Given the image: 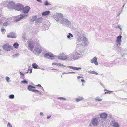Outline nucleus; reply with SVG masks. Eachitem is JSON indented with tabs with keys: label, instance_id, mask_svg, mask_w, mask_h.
<instances>
[{
	"label": "nucleus",
	"instance_id": "obj_4",
	"mask_svg": "<svg viewBox=\"0 0 127 127\" xmlns=\"http://www.w3.org/2000/svg\"><path fill=\"white\" fill-rule=\"evenodd\" d=\"M57 57L60 60H69V55H66L64 53H61L59 54Z\"/></svg>",
	"mask_w": 127,
	"mask_h": 127
},
{
	"label": "nucleus",
	"instance_id": "obj_21",
	"mask_svg": "<svg viewBox=\"0 0 127 127\" xmlns=\"http://www.w3.org/2000/svg\"><path fill=\"white\" fill-rule=\"evenodd\" d=\"M42 20L43 18L41 17H39L38 18H37L36 23H41L42 22Z\"/></svg>",
	"mask_w": 127,
	"mask_h": 127
},
{
	"label": "nucleus",
	"instance_id": "obj_44",
	"mask_svg": "<svg viewBox=\"0 0 127 127\" xmlns=\"http://www.w3.org/2000/svg\"><path fill=\"white\" fill-rule=\"evenodd\" d=\"M36 86L37 87H42V89L43 91H44V89H43V88L42 87H41V86L40 85L38 84V85H36Z\"/></svg>",
	"mask_w": 127,
	"mask_h": 127
},
{
	"label": "nucleus",
	"instance_id": "obj_15",
	"mask_svg": "<svg viewBox=\"0 0 127 127\" xmlns=\"http://www.w3.org/2000/svg\"><path fill=\"white\" fill-rule=\"evenodd\" d=\"M97 60V58L95 57L90 60V62L91 63L94 64L96 65H98V63Z\"/></svg>",
	"mask_w": 127,
	"mask_h": 127
},
{
	"label": "nucleus",
	"instance_id": "obj_14",
	"mask_svg": "<svg viewBox=\"0 0 127 127\" xmlns=\"http://www.w3.org/2000/svg\"><path fill=\"white\" fill-rule=\"evenodd\" d=\"M23 8V6L22 5L20 4H16L15 9L18 11H20L22 10Z\"/></svg>",
	"mask_w": 127,
	"mask_h": 127
},
{
	"label": "nucleus",
	"instance_id": "obj_18",
	"mask_svg": "<svg viewBox=\"0 0 127 127\" xmlns=\"http://www.w3.org/2000/svg\"><path fill=\"white\" fill-rule=\"evenodd\" d=\"M8 38H16V36L15 33L11 32L9 33L7 36Z\"/></svg>",
	"mask_w": 127,
	"mask_h": 127
},
{
	"label": "nucleus",
	"instance_id": "obj_29",
	"mask_svg": "<svg viewBox=\"0 0 127 127\" xmlns=\"http://www.w3.org/2000/svg\"><path fill=\"white\" fill-rule=\"evenodd\" d=\"M27 89L29 91H32L33 90L32 85L28 86Z\"/></svg>",
	"mask_w": 127,
	"mask_h": 127
},
{
	"label": "nucleus",
	"instance_id": "obj_59",
	"mask_svg": "<svg viewBox=\"0 0 127 127\" xmlns=\"http://www.w3.org/2000/svg\"><path fill=\"white\" fill-rule=\"evenodd\" d=\"M66 73H65V72H63V73H62V74H63H63H66Z\"/></svg>",
	"mask_w": 127,
	"mask_h": 127
},
{
	"label": "nucleus",
	"instance_id": "obj_36",
	"mask_svg": "<svg viewBox=\"0 0 127 127\" xmlns=\"http://www.w3.org/2000/svg\"><path fill=\"white\" fill-rule=\"evenodd\" d=\"M58 99H62L63 100H66V99L64 98L60 97H59L57 98Z\"/></svg>",
	"mask_w": 127,
	"mask_h": 127
},
{
	"label": "nucleus",
	"instance_id": "obj_5",
	"mask_svg": "<svg viewBox=\"0 0 127 127\" xmlns=\"http://www.w3.org/2000/svg\"><path fill=\"white\" fill-rule=\"evenodd\" d=\"M60 23L62 25L66 26L70 25L71 24V22L67 19L65 18L62 19L60 21Z\"/></svg>",
	"mask_w": 127,
	"mask_h": 127
},
{
	"label": "nucleus",
	"instance_id": "obj_38",
	"mask_svg": "<svg viewBox=\"0 0 127 127\" xmlns=\"http://www.w3.org/2000/svg\"><path fill=\"white\" fill-rule=\"evenodd\" d=\"M7 127H13L10 123H8L7 125Z\"/></svg>",
	"mask_w": 127,
	"mask_h": 127
},
{
	"label": "nucleus",
	"instance_id": "obj_7",
	"mask_svg": "<svg viewBox=\"0 0 127 127\" xmlns=\"http://www.w3.org/2000/svg\"><path fill=\"white\" fill-rule=\"evenodd\" d=\"M28 42V44L29 48L31 51H32L35 45L34 42L32 40L30 39Z\"/></svg>",
	"mask_w": 127,
	"mask_h": 127
},
{
	"label": "nucleus",
	"instance_id": "obj_58",
	"mask_svg": "<svg viewBox=\"0 0 127 127\" xmlns=\"http://www.w3.org/2000/svg\"><path fill=\"white\" fill-rule=\"evenodd\" d=\"M55 64H56V63H52V65H55Z\"/></svg>",
	"mask_w": 127,
	"mask_h": 127
},
{
	"label": "nucleus",
	"instance_id": "obj_13",
	"mask_svg": "<svg viewBox=\"0 0 127 127\" xmlns=\"http://www.w3.org/2000/svg\"><path fill=\"white\" fill-rule=\"evenodd\" d=\"M41 48L40 46L38 47H35L33 52L34 53H40L41 52Z\"/></svg>",
	"mask_w": 127,
	"mask_h": 127
},
{
	"label": "nucleus",
	"instance_id": "obj_43",
	"mask_svg": "<svg viewBox=\"0 0 127 127\" xmlns=\"http://www.w3.org/2000/svg\"><path fill=\"white\" fill-rule=\"evenodd\" d=\"M4 31L6 32L5 29L4 28H2L1 29V32L2 33Z\"/></svg>",
	"mask_w": 127,
	"mask_h": 127
},
{
	"label": "nucleus",
	"instance_id": "obj_19",
	"mask_svg": "<svg viewBox=\"0 0 127 127\" xmlns=\"http://www.w3.org/2000/svg\"><path fill=\"white\" fill-rule=\"evenodd\" d=\"M111 124L113 127H119L118 124L115 121H112L111 122Z\"/></svg>",
	"mask_w": 127,
	"mask_h": 127
},
{
	"label": "nucleus",
	"instance_id": "obj_46",
	"mask_svg": "<svg viewBox=\"0 0 127 127\" xmlns=\"http://www.w3.org/2000/svg\"><path fill=\"white\" fill-rule=\"evenodd\" d=\"M75 73V72H69L66 73V74H72V73Z\"/></svg>",
	"mask_w": 127,
	"mask_h": 127
},
{
	"label": "nucleus",
	"instance_id": "obj_2",
	"mask_svg": "<svg viewBox=\"0 0 127 127\" xmlns=\"http://www.w3.org/2000/svg\"><path fill=\"white\" fill-rule=\"evenodd\" d=\"M78 43L82 46H85L87 44V41L86 38L83 36H80L78 40Z\"/></svg>",
	"mask_w": 127,
	"mask_h": 127
},
{
	"label": "nucleus",
	"instance_id": "obj_64",
	"mask_svg": "<svg viewBox=\"0 0 127 127\" xmlns=\"http://www.w3.org/2000/svg\"><path fill=\"white\" fill-rule=\"evenodd\" d=\"M124 5L122 7V8H123L124 7Z\"/></svg>",
	"mask_w": 127,
	"mask_h": 127
},
{
	"label": "nucleus",
	"instance_id": "obj_10",
	"mask_svg": "<svg viewBox=\"0 0 127 127\" xmlns=\"http://www.w3.org/2000/svg\"><path fill=\"white\" fill-rule=\"evenodd\" d=\"M15 4L13 1H11L8 2L7 5L8 8L9 9H13L15 7Z\"/></svg>",
	"mask_w": 127,
	"mask_h": 127
},
{
	"label": "nucleus",
	"instance_id": "obj_56",
	"mask_svg": "<svg viewBox=\"0 0 127 127\" xmlns=\"http://www.w3.org/2000/svg\"><path fill=\"white\" fill-rule=\"evenodd\" d=\"M39 68L41 69V70H45L44 69V68Z\"/></svg>",
	"mask_w": 127,
	"mask_h": 127
},
{
	"label": "nucleus",
	"instance_id": "obj_33",
	"mask_svg": "<svg viewBox=\"0 0 127 127\" xmlns=\"http://www.w3.org/2000/svg\"><path fill=\"white\" fill-rule=\"evenodd\" d=\"M58 66H60L61 67H66V66H65L63 65V64H60V63H59Z\"/></svg>",
	"mask_w": 127,
	"mask_h": 127
},
{
	"label": "nucleus",
	"instance_id": "obj_49",
	"mask_svg": "<svg viewBox=\"0 0 127 127\" xmlns=\"http://www.w3.org/2000/svg\"><path fill=\"white\" fill-rule=\"evenodd\" d=\"M118 28L120 29L121 30V26L120 25H118Z\"/></svg>",
	"mask_w": 127,
	"mask_h": 127
},
{
	"label": "nucleus",
	"instance_id": "obj_48",
	"mask_svg": "<svg viewBox=\"0 0 127 127\" xmlns=\"http://www.w3.org/2000/svg\"><path fill=\"white\" fill-rule=\"evenodd\" d=\"M19 72L20 73V75L21 76H23L24 75V74L23 73H22L20 72Z\"/></svg>",
	"mask_w": 127,
	"mask_h": 127
},
{
	"label": "nucleus",
	"instance_id": "obj_8",
	"mask_svg": "<svg viewBox=\"0 0 127 127\" xmlns=\"http://www.w3.org/2000/svg\"><path fill=\"white\" fill-rule=\"evenodd\" d=\"M27 16V15L26 14H21L15 17V21L17 22L22 19H25Z\"/></svg>",
	"mask_w": 127,
	"mask_h": 127
},
{
	"label": "nucleus",
	"instance_id": "obj_11",
	"mask_svg": "<svg viewBox=\"0 0 127 127\" xmlns=\"http://www.w3.org/2000/svg\"><path fill=\"white\" fill-rule=\"evenodd\" d=\"M44 57L47 58L53 59L55 58L53 55L51 53H49L45 54L44 55Z\"/></svg>",
	"mask_w": 127,
	"mask_h": 127
},
{
	"label": "nucleus",
	"instance_id": "obj_26",
	"mask_svg": "<svg viewBox=\"0 0 127 127\" xmlns=\"http://www.w3.org/2000/svg\"><path fill=\"white\" fill-rule=\"evenodd\" d=\"M67 37L68 38L70 39L71 37H73V35L70 33H69L67 35Z\"/></svg>",
	"mask_w": 127,
	"mask_h": 127
},
{
	"label": "nucleus",
	"instance_id": "obj_32",
	"mask_svg": "<svg viewBox=\"0 0 127 127\" xmlns=\"http://www.w3.org/2000/svg\"><path fill=\"white\" fill-rule=\"evenodd\" d=\"M44 5H46V6H47L48 5H51L48 3V1H46L44 3Z\"/></svg>",
	"mask_w": 127,
	"mask_h": 127
},
{
	"label": "nucleus",
	"instance_id": "obj_45",
	"mask_svg": "<svg viewBox=\"0 0 127 127\" xmlns=\"http://www.w3.org/2000/svg\"><path fill=\"white\" fill-rule=\"evenodd\" d=\"M70 69H73L74 66H69L68 67Z\"/></svg>",
	"mask_w": 127,
	"mask_h": 127
},
{
	"label": "nucleus",
	"instance_id": "obj_39",
	"mask_svg": "<svg viewBox=\"0 0 127 127\" xmlns=\"http://www.w3.org/2000/svg\"><path fill=\"white\" fill-rule=\"evenodd\" d=\"M21 83H23L24 84H27L28 83V82L26 80H24L21 81Z\"/></svg>",
	"mask_w": 127,
	"mask_h": 127
},
{
	"label": "nucleus",
	"instance_id": "obj_3",
	"mask_svg": "<svg viewBox=\"0 0 127 127\" xmlns=\"http://www.w3.org/2000/svg\"><path fill=\"white\" fill-rule=\"evenodd\" d=\"M100 121V118L99 116L95 117L91 119V124L94 126H96L99 123Z\"/></svg>",
	"mask_w": 127,
	"mask_h": 127
},
{
	"label": "nucleus",
	"instance_id": "obj_17",
	"mask_svg": "<svg viewBox=\"0 0 127 127\" xmlns=\"http://www.w3.org/2000/svg\"><path fill=\"white\" fill-rule=\"evenodd\" d=\"M30 9V8L29 7L26 6L25 7H23V8L22 9L23 12L24 13H27L28 12Z\"/></svg>",
	"mask_w": 127,
	"mask_h": 127
},
{
	"label": "nucleus",
	"instance_id": "obj_20",
	"mask_svg": "<svg viewBox=\"0 0 127 127\" xmlns=\"http://www.w3.org/2000/svg\"><path fill=\"white\" fill-rule=\"evenodd\" d=\"M122 38V36L120 35L117 37V40L116 41L119 44H120V43L121 42V39Z\"/></svg>",
	"mask_w": 127,
	"mask_h": 127
},
{
	"label": "nucleus",
	"instance_id": "obj_35",
	"mask_svg": "<svg viewBox=\"0 0 127 127\" xmlns=\"http://www.w3.org/2000/svg\"><path fill=\"white\" fill-rule=\"evenodd\" d=\"M81 69V68L80 67H74L73 69L74 70H78L80 69Z\"/></svg>",
	"mask_w": 127,
	"mask_h": 127
},
{
	"label": "nucleus",
	"instance_id": "obj_6",
	"mask_svg": "<svg viewBox=\"0 0 127 127\" xmlns=\"http://www.w3.org/2000/svg\"><path fill=\"white\" fill-rule=\"evenodd\" d=\"M2 47L3 50L7 51L12 50L13 49V46L8 43H6L3 45Z\"/></svg>",
	"mask_w": 127,
	"mask_h": 127
},
{
	"label": "nucleus",
	"instance_id": "obj_57",
	"mask_svg": "<svg viewBox=\"0 0 127 127\" xmlns=\"http://www.w3.org/2000/svg\"><path fill=\"white\" fill-rule=\"evenodd\" d=\"M77 78L78 79H79L80 78V77L78 76L77 77Z\"/></svg>",
	"mask_w": 127,
	"mask_h": 127
},
{
	"label": "nucleus",
	"instance_id": "obj_55",
	"mask_svg": "<svg viewBox=\"0 0 127 127\" xmlns=\"http://www.w3.org/2000/svg\"><path fill=\"white\" fill-rule=\"evenodd\" d=\"M59 64V63H56L55 65H57V66H58Z\"/></svg>",
	"mask_w": 127,
	"mask_h": 127
},
{
	"label": "nucleus",
	"instance_id": "obj_42",
	"mask_svg": "<svg viewBox=\"0 0 127 127\" xmlns=\"http://www.w3.org/2000/svg\"><path fill=\"white\" fill-rule=\"evenodd\" d=\"M10 79V78L9 77H6V80L8 82H9L8 81Z\"/></svg>",
	"mask_w": 127,
	"mask_h": 127
},
{
	"label": "nucleus",
	"instance_id": "obj_54",
	"mask_svg": "<svg viewBox=\"0 0 127 127\" xmlns=\"http://www.w3.org/2000/svg\"><path fill=\"white\" fill-rule=\"evenodd\" d=\"M30 70V73H31L32 72V69H31L30 70Z\"/></svg>",
	"mask_w": 127,
	"mask_h": 127
},
{
	"label": "nucleus",
	"instance_id": "obj_16",
	"mask_svg": "<svg viewBox=\"0 0 127 127\" xmlns=\"http://www.w3.org/2000/svg\"><path fill=\"white\" fill-rule=\"evenodd\" d=\"M99 115L100 118L103 119L107 118L108 116L107 114L105 112L100 113Z\"/></svg>",
	"mask_w": 127,
	"mask_h": 127
},
{
	"label": "nucleus",
	"instance_id": "obj_41",
	"mask_svg": "<svg viewBox=\"0 0 127 127\" xmlns=\"http://www.w3.org/2000/svg\"><path fill=\"white\" fill-rule=\"evenodd\" d=\"M122 10L120 11H119L118 12V13L117 14V16H119L121 14L122 12Z\"/></svg>",
	"mask_w": 127,
	"mask_h": 127
},
{
	"label": "nucleus",
	"instance_id": "obj_28",
	"mask_svg": "<svg viewBox=\"0 0 127 127\" xmlns=\"http://www.w3.org/2000/svg\"><path fill=\"white\" fill-rule=\"evenodd\" d=\"M13 46L15 48H17L18 47L19 44L18 43L15 42L13 44Z\"/></svg>",
	"mask_w": 127,
	"mask_h": 127
},
{
	"label": "nucleus",
	"instance_id": "obj_52",
	"mask_svg": "<svg viewBox=\"0 0 127 127\" xmlns=\"http://www.w3.org/2000/svg\"><path fill=\"white\" fill-rule=\"evenodd\" d=\"M51 116H48L47 117V119H49V118H50Z\"/></svg>",
	"mask_w": 127,
	"mask_h": 127
},
{
	"label": "nucleus",
	"instance_id": "obj_53",
	"mask_svg": "<svg viewBox=\"0 0 127 127\" xmlns=\"http://www.w3.org/2000/svg\"><path fill=\"white\" fill-rule=\"evenodd\" d=\"M81 81L83 83H84L85 82V80L84 79H82Z\"/></svg>",
	"mask_w": 127,
	"mask_h": 127
},
{
	"label": "nucleus",
	"instance_id": "obj_47",
	"mask_svg": "<svg viewBox=\"0 0 127 127\" xmlns=\"http://www.w3.org/2000/svg\"><path fill=\"white\" fill-rule=\"evenodd\" d=\"M40 115H41V116H43L44 115L43 113L42 112H41L40 114Z\"/></svg>",
	"mask_w": 127,
	"mask_h": 127
},
{
	"label": "nucleus",
	"instance_id": "obj_25",
	"mask_svg": "<svg viewBox=\"0 0 127 127\" xmlns=\"http://www.w3.org/2000/svg\"><path fill=\"white\" fill-rule=\"evenodd\" d=\"M37 19V18L36 16H33L32 18V20L33 21H35L36 23Z\"/></svg>",
	"mask_w": 127,
	"mask_h": 127
},
{
	"label": "nucleus",
	"instance_id": "obj_27",
	"mask_svg": "<svg viewBox=\"0 0 127 127\" xmlns=\"http://www.w3.org/2000/svg\"><path fill=\"white\" fill-rule=\"evenodd\" d=\"M33 67L34 69L37 68L38 66L36 63H33L32 64Z\"/></svg>",
	"mask_w": 127,
	"mask_h": 127
},
{
	"label": "nucleus",
	"instance_id": "obj_24",
	"mask_svg": "<svg viewBox=\"0 0 127 127\" xmlns=\"http://www.w3.org/2000/svg\"><path fill=\"white\" fill-rule=\"evenodd\" d=\"M88 73L89 74H94L96 75L98 74V73H97L93 71H88Z\"/></svg>",
	"mask_w": 127,
	"mask_h": 127
},
{
	"label": "nucleus",
	"instance_id": "obj_23",
	"mask_svg": "<svg viewBox=\"0 0 127 127\" xmlns=\"http://www.w3.org/2000/svg\"><path fill=\"white\" fill-rule=\"evenodd\" d=\"M84 98L82 97H79L76 98V101L77 102H78L83 99Z\"/></svg>",
	"mask_w": 127,
	"mask_h": 127
},
{
	"label": "nucleus",
	"instance_id": "obj_60",
	"mask_svg": "<svg viewBox=\"0 0 127 127\" xmlns=\"http://www.w3.org/2000/svg\"><path fill=\"white\" fill-rule=\"evenodd\" d=\"M32 89L35 88V87L33 86H32Z\"/></svg>",
	"mask_w": 127,
	"mask_h": 127
},
{
	"label": "nucleus",
	"instance_id": "obj_34",
	"mask_svg": "<svg viewBox=\"0 0 127 127\" xmlns=\"http://www.w3.org/2000/svg\"><path fill=\"white\" fill-rule=\"evenodd\" d=\"M19 55H20L19 54L17 53V54H15L14 55H13L12 56L13 57H18L19 56Z\"/></svg>",
	"mask_w": 127,
	"mask_h": 127
},
{
	"label": "nucleus",
	"instance_id": "obj_62",
	"mask_svg": "<svg viewBox=\"0 0 127 127\" xmlns=\"http://www.w3.org/2000/svg\"><path fill=\"white\" fill-rule=\"evenodd\" d=\"M100 84L101 85V86H103V85L101 83H100Z\"/></svg>",
	"mask_w": 127,
	"mask_h": 127
},
{
	"label": "nucleus",
	"instance_id": "obj_51",
	"mask_svg": "<svg viewBox=\"0 0 127 127\" xmlns=\"http://www.w3.org/2000/svg\"><path fill=\"white\" fill-rule=\"evenodd\" d=\"M38 93L40 95H42V94L41 92L39 91V92H38Z\"/></svg>",
	"mask_w": 127,
	"mask_h": 127
},
{
	"label": "nucleus",
	"instance_id": "obj_1",
	"mask_svg": "<svg viewBox=\"0 0 127 127\" xmlns=\"http://www.w3.org/2000/svg\"><path fill=\"white\" fill-rule=\"evenodd\" d=\"M81 50L77 47L74 51L69 55V60H76L79 59L81 54Z\"/></svg>",
	"mask_w": 127,
	"mask_h": 127
},
{
	"label": "nucleus",
	"instance_id": "obj_31",
	"mask_svg": "<svg viewBox=\"0 0 127 127\" xmlns=\"http://www.w3.org/2000/svg\"><path fill=\"white\" fill-rule=\"evenodd\" d=\"M95 100L96 101H100L102 100V99H100V98L98 97H96L95 99Z\"/></svg>",
	"mask_w": 127,
	"mask_h": 127
},
{
	"label": "nucleus",
	"instance_id": "obj_50",
	"mask_svg": "<svg viewBox=\"0 0 127 127\" xmlns=\"http://www.w3.org/2000/svg\"><path fill=\"white\" fill-rule=\"evenodd\" d=\"M36 0L38 2H40L41 3H42V1L40 0Z\"/></svg>",
	"mask_w": 127,
	"mask_h": 127
},
{
	"label": "nucleus",
	"instance_id": "obj_9",
	"mask_svg": "<svg viewBox=\"0 0 127 127\" xmlns=\"http://www.w3.org/2000/svg\"><path fill=\"white\" fill-rule=\"evenodd\" d=\"M63 15L60 13H57L54 14V17L57 21H60L62 18Z\"/></svg>",
	"mask_w": 127,
	"mask_h": 127
},
{
	"label": "nucleus",
	"instance_id": "obj_40",
	"mask_svg": "<svg viewBox=\"0 0 127 127\" xmlns=\"http://www.w3.org/2000/svg\"><path fill=\"white\" fill-rule=\"evenodd\" d=\"M32 91L33 92L36 93H38V92H39V91L35 89H33L32 90Z\"/></svg>",
	"mask_w": 127,
	"mask_h": 127
},
{
	"label": "nucleus",
	"instance_id": "obj_61",
	"mask_svg": "<svg viewBox=\"0 0 127 127\" xmlns=\"http://www.w3.org/2000/svg\"><path fill=\"white\" fill-rule=\"evenodd\" d=\"M104 91H109L108 90H105V89L104 90Z\"/></svg>",
	"mask_w": 127,
	"mask_h": 127
},
{
	"label": "nucleus",
	"instance_id": "obj_63",
	"mask_svg": "<svg viewBox=\"0 0 127 127\" xmlns=\"http://www.w3.org/2000/svg\"><path fill=\"white\" fill-rule=\"evenodd\" d=\"M108 93H109L108 92H105L104 94H106Z\"/></svg>",
	"mask_w": 127,
	"mask_h": 127
},
{
	"label": "nucleus",
	"instance_id": "obj_22",
	"mask_svg": "<svg viewBox=\"0 0 127 127\" xmlns=\"http://www.w3.org/2000/svg\"><path fill=\"white\" fill-rule=\"evenodd\" d=\"M50 12L49 11H45L43 12L42 14V15L43 16L48 15L50 13Z\"/></svg>",
	"mask_w": 127,
	"mask_h": 127
},
{
	"label": "nucleus",
	"instance_id": "obj_12",
	"mask_svg": "<svg viewBox=\"0 0 127 127\" xmlns=\"http://www.w3.org/2000/svg\"><path fill=\"white\" fill-rule=\"evenodd\" d=\"M3 21H4V23L3 24V26H7L9 24V22L10 21V20L8 18H3Z\"/></svg>",
	"mask_w": 127,
	"mask_h": 127
},
{
	"label": "nucleus",
	"instance_id": "obj_37",
	"mask_svg": "<svg viewBox=\"0 0 127 127\" xmlns=\"http://www.w3.org/2000/svg\"><path fill=\"white\" fill-rule=\"evenodd\" d=\"M3 18L0 19V25L2 23L4 22V21H3Z\"/></svg>",
	"mask_w": 127,
	"mask_h": 127
},
{
	"label": "nucleus",
	"instance_id": "obj_30",
	"mask_svg": "<svg viewBox=\"0 0 127 127\" xmlns=\"http://www.w3.org/2000/svg\"><path fill=\"white\" fill-rule=\"evenodd\" d=\"M9 97L10 99H13L14 97V95L13 94H11L9 96Z\"/></svg>",
	"mask_w": 127,
	"mask_h": 127
}]
</instances>
